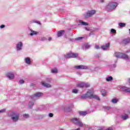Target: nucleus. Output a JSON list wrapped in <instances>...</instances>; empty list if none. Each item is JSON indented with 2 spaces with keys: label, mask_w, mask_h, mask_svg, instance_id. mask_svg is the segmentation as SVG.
<instances>
[{
  "label": "nucleus",
  "mask_w": 130,
  "mask_h": 130,
  "mask_svg": "<svg viewBox=\"0 0 130 130\" xmlns=\"http://www.w3.org/2000/svg\"><path fill=\"white\" fill-rule=\"evenodd\" d=\"M81 39H83V37H79L76 39V40H81Z\"/></svg>",
  "instance_id": "58836bf2"
},
{
  "label": "nucleus",
  "mask_w": 130,
  "mask_h": 130,
  "mask_svg": "<svg viewBox=\"0 0 130 130\" xmlns=\"http://www.w3.org/2000/svg\"><path fill=\"white\" fill-rule=\"evenodd\" d=\"M75 69H77V70H88V67L84 65H80L75 66Z\"/></svg>",
  "instance_id": "9b49d317"
},
{
  "label": "nucleus",
  "mask_w": 130,
  "mask_h": 130,
  "mask_svg": "<svg viewBox=\"0 0 130 130\" xmlns=\"http://www.w3.org/2000/svg\"><path fill=\"white\" fill-rule=\"evenodd\" d=\"M95 49H99V48H100V47H99V46L96 45L95 46Z\"/></svg>",
  "instance_id": "e433bc0d"
},
{
  "label": "nucleus",
  "mask_w": 130,
  "mask_h": 130,
  "mask_svg": "<svg viewBox=\"0 0 130 130\" xmlns=\"http://www.w3.org/2000/svg\"><path fill=\"white\" fill-rule=\"evenodd\" d=\"M72 122L76 123H77V125L79 126H83V123L80 121L79 119H77V118H73L71 119Z\"/></svg>",
  "instance_id": "0eeeda50"
},
{
  "label": "nucleus",
  "mask_w": 130,
  "mask_h": 130,
  "mask_svg": "<svg viewBox=\"0 0 130 130\" xmlns=\"http://www.w3.org/2000/svg\"><path fill=\"white\" fill-rule=\"evenodd\" d=\"M51 73L52 74H57V73H58L57 69H56V68L52 69L51 70Z\"/></svg>",
  "instance_id": "4be33fe9"
},
{
  "label": "nucleus",
  "mask_w": 130,
  "mask_h": 130,
  "mask_svg": "<svg viewBox=\"0 0 130 130\" xmlns=\"http://www.w3.org/2000/svg\"><path fill=\"white\" fill-rule=\"evenodd\" d=\"M114 55L117 58H124V59H128L129 58L127 55L121 53H115Z\"/></svg>",
  "instance_id": "39448f33"
},
{
  "label": "nucleus",
  "mask_w": 130,
  "mask_h": 130,
  "mask_svg": "<svg viewBox=\"0 0 130 130\" xmlns=\"http://www.w3.org/2000/svg\"><path fill=\"white\" fill-rule=\"evenodd\" d=\"M8 116L11 118L13 122H17L20 119V114L15 111H11L8 113Z\"/></svg>",
  "instance_id": "f03ea898"
},
{
  "label": "nucleus",
  "mask_w": 130,
  "mask_h": 130,
  "mask_svg": "<svg viewBox=\"0 0 130 130\" xmlns=\"http://www.w3.org/2000/svg\"><path fill=\"white\" fill-rule=\"evenodd\" d=\"M43 96V93L42 92H37L33 95V98H40V97H42Z\"/></svg>",
  "instance_id": "ddd939ff"
},
{
  "label": "nucleus",
  "mask_w": 130,
  "mask_h": 130,
  "mask_svg": "<svg viewBox=\"0 0 130 130\" xmlns=\"http://www.w3.org/2000/svg\"><path fill=\"white\" fill-rule=\"evenodd\" d=\"M129 40L128 39H125L123 41V44H127V43H129Z\"/></svg>",
  "instance_id": "a878e982"
},
{
  "label": "nucleus",
  "mask_w": 130,
  "mask_h": 130,
  "mask_svg": "<svg viewBox=\"0 0 130 130\" xmlns=\"http://www.w3.org/2000/svg\"><path fill=\"white\" fill-rule=\"evenodd\" d=\"M89 47H90V45L88 44H85L82 46V48H83V49H88Z\"/></svg>",
  "instance_id": "6ab92c4d"
},
{
  "label": "nucleus",
  "mask_w": 130,
  "mask_h": 130,
  "mask_svg": "<svg viewBox=\"0 0 130 130\" xmlns=\"http://www.w3.org/2000/svg\"><path fill=\"white\" fill-rule=\"evenodd\" d=\"M80 114H81V115L85 116V115H87V112H83V111H82V112H80Z\"/></svg>",
  "instance_id": "c85d7f7f"
},
{
  "label": "nucleus",
  "mask_w": 130,
  "mask_h": 130,
  "mask_svg": "<svg viewBox=\"0 0 130 130\" xmlns=\"http://www.w3.org/2000/svg\"><path fill=\"white\" fill-rule=\"evenodd\" d=\"M93 89H90L88 90L86 93L84 94H82L81 95V99H87V98H94L96 99V100H100L99 97L97 96V95L93 94Z\"/></svg>",
  "instance_id": "f257e3e1"
},
{
  "label": "nucleus",
  "mask_w": 130,
  "mask_h": 130,
  "mask_svg": "<svg viewBox=\"0 0 130 130\" xmlns=\"http://www.w3.org/2000/svg\"><path fill=\"white\" fill-rule=\"evenodd\" d=\"M106 109H107V110H109V109H110V107H106Z\"/></svg>",
  "instance_id": "37998d69"
},
{
  "label": "nucleus",
  "mask_w": 130,
  "mask_h": 130,
  "mask_svg": "<svg viewBox=\"0 0 130 130\" xmlns=\"http://www.w3.org/2000/svg\"><path fill=\"white\" fill-rule=\"evenodd\" d=\"M106 130H112V128H108V129H106Z\"/></svg>",
  "instance_id": "c03bdc74"
},
{
  "label": "nucleus",
  "mask_w": 130,
  "mask_h": 130,
  "mask_svg": "<svg viewBox=\"0 0 130 130\" xmlns=\"http://www.w3.org/2000/svg\"><path fill=\"white\" fill-rule=\"evenodd\" d=\"M85 30H87V31H89L90 30V28H89V27H86L85 28Z\"/></svg>",
  "instance_id": "a19ab883"
},
{
  "label": "nucleus",
  "mask_w": 130,
  "mask_h": 130,
  "mask_svg": "<svg viewBox=\"0 0 130 130\" xmlns=\"http://www.w3.org/2000/svg\"><path fill=\"white\" fill-rule=\"evenodd\" d=\"M34 23H37L38 24H39L40 25V22H39V21H36V20H34Z\"/></svg>",
  "instance_id": "4c0bfd02"
},
{
  "label": "nucleus",
  "mask_w": 130,
  "mask_h": 130,
  "mask_svg": "<svg viewBox=\"0 0 130 130\" xmlns=\"http://www.w3.org/2000/svg\"><path fill=\"white\" fill-rule=\"evenodd\" d=\"M72 92L74 93L75 94H77L78 93V89H75L72 90Z\"/></svg>",
  "instance_id": "7c9ffc66"
},
{
  "label": "nucleus",
  "mask_w": 130,
  "mask_h": 130,
  "mask_svg": "<svg viewBox=\"0 0 130 130\" xmlns=\"http://www.w3.org/2000/svg\"><path fill=\"white\" fill-rule=\"evenodd\" d=\"M52 38H48V40L49 41H50L51 40Z\"/></svg>",
  "instance_id": "a18cd8bd"
},
{
  "label": "nucleus",
  "mask_w": 130,
  "mask_h": 130,
  "mask_svg": "<svg viewBox=\"0 0 130 130\" xmlns=\"http://www.w3.org/2000/svg\"><path fill=\"white\" fill-rule=\"evenodd\" d=\"M6 112V109L0 110V113H4Z\"/></svg>",
  "instance_id": "72a5a7b5"
},
{
  "label": "nucleus",
  "mask_w": 130,
  "mask_h": 130,
  "mask_svg": "<svg viewBox=\"0 0 130 130\" xmlns=\"http://www.w3.org/2000/svg\"><path fill=\"white\" fill-rule=\"evenodd\" d=\"M52 81V79L50 78H47L46 79V82L42 81L41 84L42 86H44V87H45L46 88H51L52 85L48 83H51Z\"/></svg>",
  "instance_id": "20e7f679"
},
{
  "label": "nucleus",
  "mask_w": 130,
  "mask_h": 130,
  "mask_svg": "<svg viewBox=\"0 0 130 130\" xmlns=\"http://www.w3.org/2000/svg\"><path fill=\"white\" fill-rule=\"evenodd\" d=\"M121 118L123 120H126V119H128L129 118L128 115H127V114L122 115L121 116Z\"/></svg>",
  "instance_id": "2eb2a0df"
},
{
  "label": "nucleus",
  "mask_w": 130,
  "mask_h": 130,
  "mask_svg": "<svg viewBox=\"0 0 130 130\" xmlns=\"http://www.w3.org/2000/svg\"><path fill=\"white\" fill-rule=\"evenodd\" d=\"M25 62L27 63V64H31V61L30 60V58L27 57L25 59Z\"/></svg>",
  "instance_id": "aec40b11"
},
{
  "label": "nucleus",
  "mask_w": 130,
  "mask_h": 130,
  "mask_svg": "<svg viewBox=\"0 0 130 130\" xmlns=\"http://www.w3.org/2000/svg\"><path fill=\"white\" fill-rule=\"evenodd\" d=\"M79 23L81 24V25H83V26H88L89 24L87 22H84L82 20H80Z\"/></svg>",
  "instance_id": "412c9836"
},
{
  "label": "nucleus",
  "mask_w": 130,
  "mask_h": 130,
  "mask_svg": "<svg viewBox=\"0 0 130 130\" xmlns=\"http://www.w3.org/2000/svg\"><path fill=\"white\" fill-rule=\"evenodd\" d=\"M101 93H102V95H103V96H106V90H104V89H102L101 91Z\"/></svg>",
  "instance_id": "5701e85b"
},
{
  "label": "nucleus",
  "mask_w": 130,
  "mask_h": 130,
  "mask_svg": "<svg viewBox=\"0 0 130 130\" xmlns=\"http://www.w3.org/2000/svg\"><path fill=\"white\" fill-rule=\"evenodd\" d=\"M30 31L31 32V33L30 34V36H34V35H37V34H38V32L37 31H35L32 29H30Z\"/></svg>",
  "instance_id": "f3484780"
},
{
  "label": "nucleus",
  "mask_w": 130,
  "mask_h": 130,
  "mask_svg": "<svg viewBox=\"0 0 130 130\" xmlns=\"http://www.w3.org/2000/svg\"><path fill=\"white\" fill-rule=\"evenodd\" d=\"M64 32H65L64 30L59 31L57 34L58 37H60V36H62V34H63Z\"/></svg>",
  "instance_id": "dca6fc26"
},
{
  "label": "nucleus",
  "mask_w": 130,
  "mask_h": 130,
  "mask_svg": "<svg viewBox=\"0 0 130 130\" xmlns=\"http://www.w3.org/2000/svg\"><path fill=\"white\" fill-rule=\"evenodd\" d=\"M28 106H29V108H32V107H33V106H34V102H29V103L28 104Z\"/></svg>",
  "instance_id": "b1692460"
},
{
  "label": "nucleus",
  "mask_w": 130,
  "mask_h": 130,
  "mask_svg": "<svg viewBox=\"0 0 130 130\" xmlns=\"http://www.w3.org/2000/svg\"><path fill=\"white\" fill-rule=\"evenodd\" d=\"M129 34H130V29H129Z\"/></svg>",
  "instance_id": "09e8293b"
},
{
  "label": "nucleus",
  "mask_w": 130,
  "mask_h": 130,
  "mask_svg": "<svg viewBox=\"0 0 130 130\" xmlns=\"http://www.w3.org/2000/svg\"><path fill=\"white\" fill-rule=\"evenodd\" d=\"M6 77L10 80H14V79H15V75L13 72H9L7 73Z\"/></svg>",
  "instance_id": "1a4fd4ad"
},
{
  "label": "nucleus",
  "mask_w": 130,
  "mask_h": 130,
  "mask_svg": "<svg viewBox=\"0 0 130 130\" xmlns=\"http://www.w3.org/2000/svg\"><path fill=\"white\" fill-rule=\"evenodd\" d=\"M128 82L130 83V78L128 79Z\"/></svg>",
  "instance_id": "de8ad7c7"
},
{
  "label": "nucleus",
  "mask_w": 130,
  "mask_h": 130,
  "mask_svg": "<svg viewBox=\"0 0 130 130\" xmlns=\"http://www.w3.org/2000/svg\"><path fill=\"white\" fill-rule=\"evenodd\" d=\"M101 3H104V0H101Z\"/></svg>",
  "instance_id": "49530a36"
},
{
  "label": "nucleus",
  "mask_w": 130,
  "mask_h": 130,
  "mask_svg": "<svg viewBox=\"0 0 130 130\" xmlns=\"http://www.w3.org/2000/svg\"><path fill=\"white\" fill-rule=\"evenodd\" d=\"M22 46H23V43L19 42L16 44V49L18 51L22 50Z\"/></svg>",
  "instance_id": "f8f14e48"
},
{
  "label": "nucleus",
  "mask_w": 130,
  "mask_h": 130,
  "mask_svg": "<svg viewBox=\"0 0 130 130\" xmlns=\"http://www.w3.org/2000/svg\"><path fill=\"white\" fill-rule=\"evenodd\" d=\"M120 89H121V91H124V92H126L127 87H126L125 86H121V87H120Z\"/></svg>",
  "instance_id": "393cba45"
},
{
  "label": "nucleus",
  "mask_w": 130,
  "mask_h": 130,
  "mask_svg": "<svg viewBox=\"0 0 130 130\" xmlns=\"http://www.w3.org/2000/svg\"><path fill=\"white\" fill-rule=\"evenodd\" d=\"M49 117H53V114L50 113L49 114Z\"/></svg>",
  "instance_id": "f704fd0d"
},
{
  "label": "nucleus",
  "mask_w": 130,
  "mask_h": 130,
  "mask_svg": "<svg viewBox=\"0 0 130 130\" xmlns=\"http://www.w3.org/2000/svg\"><path fill=\"white\" fill-rule=\"evenodd\" d=\"M126 92H127V93H129L130 92V88H128L127 87V89L126 90Z\"/></svg>",
  "instance_id": "c9c22d12"
},
{
  "label": "nucleus",
  "mask_w": 130,
  "mask_h": 130,
  "mask_svg": "<svg viewBox=\"0 0 130 130\" xmlns=\"http://www.w3.org/2000/svg\"><path fill=\"white\" fill-rule=\"evenodd\" d=\"M0 28H1V29H3V28H5V25H1Z\"/></svg>",
  "instance_id": "79ce46f5"
},
{
  "label": "nucleus",
  "mask_w": 130,
  "mask_h": 130,
  "mask_svg": "<svg viewBox=\"0 0 130 130\" xmlns=\"http://www.w3.org/2000/svg\"><path fill=\"white\" fill-rule=\"evenodd\" d=\"M113 80V78H112V76H110L106 78V81L107 82H111Z\"/></svg>",
  "instance_id": "a211bd4d"
},
{
  "label": "nucleus",
  "mask_w": 130,
  "mask_h": 130,
  "mask_svg": "<svg viewBox=\"0 0 130 130\" xmlns=\"http://www.w3.org/2000/svg\"><path fill=\"white\" fill-rule=\"evenodd\" d=\"M111 102H112V103H114V104H116V103H117V99H113L112 100Z\"/></svg>",
  "instance_id": "cd10ccee"
},
{
  "label": "nucleus",
  "mask_w": 130,
  "mask_h": 130,
  "mask_svg": "<svg viewBox=\"0 0 130 130\" xmlns=\"http://www.w3.org/2000/svg\"><path fill=\"white\" fill-rule=\"evenodd\" d=\"M78 54L74 53H69L66 55H65L66 58H76V57H78Z\"/></svg>",
  "instance_id": "423d86ee"
},
{
  "label": "nucleus",
  "mask_w": 130,
  "mask_h": 130,
  "mask_svg": "<svg viewBox=\"0 0 130 130\" xmlns=\"http://www.w3.org/2000/svg\"><path fill=\"white\" fill-rule=\"evenodd\" d=\"M77 86L78 87H79V88H84V87H85L86 88H88V87H90V85L89 83H81L77 84Z\"/></svg>",
  "instance_id": "6e6552de"
},
{
  "label": "nucleus",
  "mask_w": 130,
  "mask_h": 130,
  "mask_svg": "<svg viewBox=\"0 0 130 130\" xmlns=\"http://www.w3.org/2000/svg\"><path fill=\"white\" fill-rule=\"evenodd\" d=\"M95 14H96V11L90 10L87 12L85 14V17H91V16H93V15H95Z\"/></svg>",
  "instance_id": "9d476101"
},
{
  "label": "nucleus",
  "mask_w": 130,
  "mask_h": 130,
  "mask_svg": "<svg viewBox=\"0 0 130 130\" xmlns=\"http://www.w3.org/2000/svg\"><path fill=\"white\" fill-rule=\"evenodd\" d=\"M19 83V84H20V85H22V84H24V83H25V81L23 80H20Z\"/></svg>",
  "instance_id": "c756f323"
},
{
  "label": "nucleus",
  "mask_w": 130,
  "mask_h": 130,
  "mask_svg": "<svg viewBox=\"0 0 130 130\" xmlns=\"http://www.w3.org/2000/svg\"><path fill=\"white\" fill-rule=\"evenodd\" d=\"M111 33H116V30L113 28L111 29Z\"/></svg>",
  "instance_id": "2f4dec72"
},
{
  "label": "nucleus",
  "mask_w": 130,
  "mask_h": 130,
  "mask_svg": "<svg viewBox=\"0 0 130 130\" xmlns=\"http://www.w3.org/2000/svg\"><path fill=\"white\" fill-rule=\"evenodd\" d=\"M117 3L116 2H111L106 7V10L108 12H111V11H113V10H115L116 9V7H117Z\"/></svg>",
  "instance_id": "7ed1b4c3"
},
{
  "label": "nucleus",
  "mask_w": 130,
  "mask_h": 130,
  "mask_svg": "<svg viewBox=\"0 0 130 130\" xmlns=\"http://www.w3.org/2000/svg\"><path fill=\"white\" fill-rule=\"evenodd\" d=\"M23 117H24V118H29V115L27 114H25L23 115Z\"/></svg>",
  "instance_id": "473e14b6"
},
{
  "label": "nucleus",
  "mask_w": 130,
  "mask_h": 130,
  "mask_svg": "<svg viewBox=\"0 0 130 130\" xmlns=\"http://www.w3.org/2000/svg\"><path fill=\"white\" fill-rule=\"evenodd\" d=\"M110 46V43H108L107 44H106L105 46H102V48L103 49V50H107V49H108Z\"/></svg>",
  "instance_id": "4468645a"
},
{
  "label": "nucleus",
  "mask_w": 130,
  "mask_h": 130,
  "mask_svg": "<svg viewBox=\"0 0 130 130\" xmlns=\"http://www.w3.org/2000/svg\"><path fill=\"white\" fill-rule=\"evenodd\" d=\"M119 26L121 28H122V27H125V23H119Z\"/></svg>",
  "instance_id": "bb28decb"
},
{
  "label": "nucleus",
  "mask_w": 130,
  "mask_h": 130,
  "mask_svg": "<svg viewBox=\"0 0 130 130\" xmlns=\"http://www.w3.org/2000/svg\"><path fill=\"white\" fill-rule=\"evenodd\" d=\"M44 40H46V38H41V41H44Z\"/></svg>",
  "instance_id": "ea45409f"
}]
</instances>
